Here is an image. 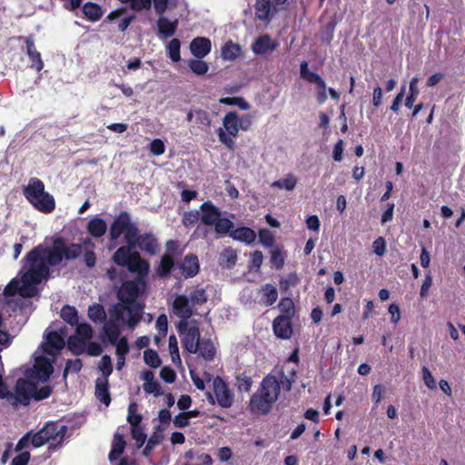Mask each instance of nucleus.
<instances>
[{
    "mask_svg": "<svg viewBox=\"0 0 465 465\" xmlns=\"http://www.w3.org/2000/svg\"><path fill=\"white\" fill-rule=\"evenodd\" d=\"M81 254V245H67L62 236H54L51 246H35L22 260V284L19 285L18 293L24 298L34 297L37 292L36 286L51 277L52 267L59 266L63 261L75 260Z\"/></svg>",
    "mask_w": 465,
    "mask_h": 465,
    "instance_id": "1",
    "label": "nucleus"
},
{
    "mask_svg": "<svg viewBox=\"0 0 465 465\" xmlns=\"http://www.w3.org/2000/svg\"><path fill=\"white\" fill-rule=\"evenodd\" d=\"M146 276L137 274L134 280L123 282L119 287L116 297L118 302L110 309L127 315L128 327L134 329L142 320L144 303L138 301L146 289Z\"/></svg>",
    "mask_w": 465,
    "mask_h": 465,
    "instance_id": "2",
    "label": "nucleus"
},
{
    "mask_svg": "<svg viewBox=\"0 0 465 465\" xmlns=\"http://www.w3.org/2000/svg\"><path fill=\"white\" fill-rule=\"evenodd\" d=\"M281 389L284 391H289L292 389V381L283 371L279 373V377L273 374L266 375L262 379L259 390L251 397V411L262 415L268 414L273 403L277 401Z\"/></svg>",
    "mask_w": 465,
    "mask_h": 465,
    "instance_id": "3",
    "label": "nucleus"
},
{
    "mask_svg": "<svg viewBox=\"0 0 465 465\" xmlns=\"http://www.w3.org/2000/svg\"><path fill=\"white\" fill-rule=\"evenodd\" d=\"M23 194L35 210L43 213H50L55 209L54 196L45 192V183L39 178H30L23 188Z\"/></svg>",
    "mask_w": 465,
    "mask_h": 465,
    "instance_id": "4",
    "label": "nucleus"
},
{
    "mask_svg": "<svg viewBox=\"0 0 465 465\" xmlns=\"http://www.w3.org/2000/svg\"><path fill=\"white\" fill-rule=\"evenodd\" d=\"M135 249L131 244L119 247L113 255L114 262L125 267L130 272L146 276L149 272V262L143 259L140 252L133 251Z\"/></svg>",
    "mask_w": 465,
    "mask_h": 465,
    "instance_id": "5",
    "label": "nucleus"
},
{
    "mask_svg": "<svg viewBox=\"0 0 465 465\" xmlns=\"http://www.w3.org/2000/svg\"><path fill=\"white\" fill-rule=\"evenodd\" d=\"M223 128L217 130L218 139L228 150L235 148L234 138L241 129L240 117L237 112H228L223 118Z\"/></svg>",
    "mask_w": 465,
    "mask_h": 465,
    "instance_id": "6",
    "label": "nucleus"
},
{
    "mask_svg": "<svg viewBox=\"0 0 465 465\" xmlns=\"http://www.w3.org/2000/svg\"><path fill=\"white\" fill-rule=\"evenodd\" d=\"M138 232V227L132 223L131 215L126 211H122L113 221L110 226L109 234L111 241H116L123 233L124 242H131V239Z\"/></svg>",
    "mask_w": 465,
    "mask_h": 465,
    "instance_id": "7",
    "label": "nucleus"
},
{
    "mask_svg": "<svg viewBox=\"0 0 465 465\" xmlns=\"http://www.w3.org/2000/svg\"><path fill=\"white\" fill-rule=\"evenodd\" d=\"M67 432V426L61 425L57 422H47L40 430L32 435V445L39 448L50 440H56L60 444L64 441Z\"/></svg>",
    "mask_w": 465,
    "mask_h": 465,
    "instance_id": "8",
    "label": "nucleus"
},
{
    "mask_svg": "<svg viewBox=\"0 0 465 465\" xmlns=\"http://www.w3.org/2000/svg\"><path fill=\"white\" fill-rule=\"evenodd\" d=\"M300 76L304 81L316 84V101L319 104H323L327 100L326 83L317 73L309 70L307 61H302L300 64Z\"/></svg>",
    "mask_w": 465,
    "mask_h": 465,
    "instance_id": "9",
    "label": "nucleus"
},
{
    "mask_svg": "<svg viewBox=\"0 0 465 465\" xmlns=\"http://www.w3.org/2000/svg\"><path fill=\"white\" fill-rule=\"evenodd\" d=\"M189 298L184 294H178L172 303V310L180 321L176 325L177 330L186 328L189 319L194 314L193 306L190 304Z\"/></svg>",
    "mask_w": 465,
    "mask_h": 465,
    "instance_id": "10",
    "label": "nucleus"
},
{
    "mask_svg": "<svg viewBox=\"0 0 465 465\" xmlns=\"http://www.w3.org/2000/svg\"><path fill=\"white\" fill-rule=\"evenodd\" d=\"M36 390V384L24 378H19L15 386L11 405L17 407L19 405L27 406L33 398V393Z\"/></svg>",
    "mask_w": 465,
    "mask_h": 465,
    "instance_id": "11",
    "label": "nucleus"
},
{
    "mask_svg": "<svg viewBox=\"0 0 465 465\" xmlns=\"http://www.w3.org/2000/svg\"><path fill=\"white\" fill-rule=\"evenodd\" d=\"M109 321L104 325V331L112 344L120 340L121 327L128 326L127 315L109 309Z\"/></svg>",
    "mask_w": 465,
    "mask_h": 465,
    "instance_id": "12",
    "label": "nucleus"
},
{
    "mask_svg": "<svg viewBox=\"0 0 465 465\" xmlns=\"http://www.w3.org/2000/svg\"><path fill=\"white\" fill-rule=\"evenodd\" d=\"M213 390L220 407L227 409L232 406L235 400L234 393L222 377L216 376L213 380Z\"/></svg>",
    "mask_w": 465,
    "mask_h": 465,
    "instance_id": "13",
    "label": "nucleus"
},
{
    "mask_svg": "<svg viewBox=\"0 0 465 465\" xmlns=\"http://www.w3.org/2000/svg\"><path fill=\"white\" fill-rule=\"evenodd\" d=\"M178 331L182 336L181 340L183 349L189 353H197L199 349L197 344L201 340V332L196 321L193 320L191 324L188 323L186 328L178 330Z\"/></svg>",
    "mask_w": 465,
    "mask_h": 465,
    "instance_id": "14",
    "label": "nucleus"
},
{
    "mask_svg": "<svg viewBox=\"0 0 465 465\" xmlns=\"http://www.w3.org/2000/svg\"><path fill=\"white\" fill-rule=\"evenodd\" d=\"M127 244L137 247L150 255H154L160 251V244L153 232L140 234L138 231Z\"/></svg>",
    "mask_w": 465,
    "mask_h": 465,
    "instance_id": "15",
    "label": "nucleus"
},
{
    "mask_svg": "<svg viewBox=\"0 0 465 465\" xmlns=\"http://www.w3.org/2000/svg\"><path fill=\"white\" fill-rule=\"evenodd\" d=\"M177 266L185 279L193 278L200 271L199 259L194 253L186 254Z\"/></svg>",
    "mask_w": 465,
    "mask_h": 465,
    "instance_id": "16",
    "label": "nucleus"
},
{
    "mask_svg": "<svg viewBox=\"0 0 465 465\" xmlns=\"http://www.w3.org/2000/svg\"><path fill=\"white\" fill-rule=\"evenodd\" d=\"M292 319H288L283 316H277L272 322V330L277 338L282 340H288L292 337Z\"/></svg>",
    "mask_w": 465,
    "mask_h": 465,
    "instance_id": "17",
    "label": "nucleus"
},
{
    "mask_svg": "<svg viewBox=\"0 0 465 465\" xmlns=\"http://www.w3.org/2000/svg\"><path fill=\"white\" fill-rule=\"evenodd\" d=\"M201 222L206 226H212L215 223L222 212L219 207L214 205L211 201L203 203L200 206Z\"/></svg>",
    "mask_w": 465,
    "mask_h": 465,
    "instance_id": "18",
    "label": "nucleus"
},
{
    "mask_svg": "<svg viewBox=\"0 0 465 465\" xmlns=\"http://www.w3.org/2000/svg\"><path fill=\"white\" fill-rule=\"evenodd\" d=\"M189 47L194 57L203 59L210 54L212 50V42L207 37L197 36L192 40Z\"/></svg>",
    "mask_w": 465,
    "mask_h": 465,
    "instance_id": "19",
    "label": "nucleus"
},
{
    "mask_svg": "<svg viewBox=\"0 0 465 465\" xmlns=\"http://www.w3.org/2000/svg\"><path fill=\"white\" fill-rule=\"evenodd\" d=\"M33 371L36 378L46 381L54 372V367L48 358L39 356L35 359Z\"/></svg>",
    "mask_w": 465,
    "mask_h": 465,
    "instance_id": "20",
    "label": "nucleus"
},
{
    "mask_svg": "<svg viewBox=\"0 0 465 465\" xmlns=\"http://www.w3.org/2000/svg\"><path fill=\"white\" fill-rule=\"evenodd\" d=\"M64 345L65 341L63 335L55 331H52L46 335V342L44 351L48 355L54 356L64 349Z\"/></svg>",
    "mask_w": 465,
    "mask_h": 465,
    "instance_id": "21",
    "label": "nucleus"
},
{
    "mask_svg": "<svg viewBox=\"0 0 465 465\" xmlns=\"http://www.w3.org/2000/svg\"><path fill=\"white\" fill-rule=\"evenodd\" d=\"M278 47V43L272 40V37L265 34L259 36L252 45V50L255 54L262 55L272 52Z\"/></svg>",
    "mask_w": 465,
    "mask_h": 465,
    "instance_id": "22",
    "label": "nucleus"
},
{
    "mask_svg": "<svg viewBox=\"0 0 465 465\" xmlns=\"http://www.w3.org/2000/svg\"><path fill=\"white\" fill-rule=\"evenodd\" d=\"M156 25L158 35L163 38H170L176 33L179 22L178 19L171 21L167 17L161 15Z\"/></svg>",
    "mask_w": 465,
    "mask_h": 465,
    "instance_id": "23",
    "label": "nucleus"
},
{
    "mask_svg": "<svg viewBox=\"0 0 465 465\" xmlns=\"http://www.w3.org/2000/svg\"><path fill=\"white\" fill-rule=\"evenodd\" d=\"M94 395L105 406H109L112 399L109 391V382L106 378L96 379Z\"/></svg>",
    "mask_w": 465,
    "mask_h": 465,
    "instance_id": "24",
    "label": "nucleus"
},
{
    "mask_svg": "<svg viewBox=\"0 0 465 465\" xmlns=\"http://www.w3.org/2000/svg\"><path fill=\"white\" fill-rule=\"evenodd\" d=\"M26 54L32 62V67L38 72L44 67V62L41 58V54L36 50L35 42L32 36L25 38Z\"/></svg>",
    "mask_w": 465,
    "mask_h": 465,
    "instance_id": "25",
    "label": "nucleus"
},
{
    "mask_svg": "<svg viewBox=\"0 0 465 465\" xmlns=\"http://www.w3.org/2000/svg\"><path fill=\"white\" fill-rule=\"evenodd\" d=\"M175 266L173 257L169 253H164L161 257L160 263L155 268L156 275L161 279H166L171 275L173 269Z\"/></svg>",
    "mask_w": 465,
    "mask_h": 465,
    "instance_id": "26",
    "label": "nucleus"
},
{
    "mask_svg": "<svg viewBox=\"0 0 465 465\" xmlns=\"http://www.w3.org/2000/svg\"><path fill=\"white\" fill-rule=\"evenodd\" d=\"M197 345L199 348L197 350V353L200 357L204 359L206 361H211L213 360L216 353V349L210 338L201 339Z\"/></svg>",
    "mask_w": 465,
    "mask_h": 465,
    "instance_id": "27",
    "label": "nucleus"
},
{
    "mask_svg": "<svg viewBox=\"0 0 465 465\" xmlns=\"http://www.w3.org/2000/svg\"><path fill=\"white\" fill-rule=\"evenodd\" d=\"M256 18L262 22H270L272 19V1L256 0L254 5Z\"/></svg>",
    "mask_w": 465,
    "mask_h": 465,
    "instance_id": "28",
    "label": "nucleus"
},
{
    "mask_svg": "<svg viewBox=\"0 0 465 465\" xmlns=\"http://www.w3.org/2000/svg\"><path fill=\"white\" fill-rule=\"evenodd\" d=\"M230 236L233 240L251 244L255 241L257 235L252 229L242 226L233 229L230 233Z\"/></svg>",
    "mask_w": 465,
    "mask_h": 465,
    "instance_id": "29",
    "label": "nucleus"
},
{
    "mask_svg": "<svg viewBox=\"0 0 465 465\" xmlns=\"http://www.w3.org/2000/svg\"><path fill=\"white\" fill-rule=\"evenodd\" d=\"M84 17L91 22L99 21L104 15V10L101 5L94 2H86L82 7Z\"/></svg>",
    "mask_w": 465,
    "mask_h": 465,
    "instance_id": "30",
    "label": "nucleus"
},
{
    "mask_svg": "<svg viewBox=\"0 0 465 465\" xmlns=\"http://www.w3.org/2000/svg\"><path fill=\"white\" fill-rule=\"evenodd\" d=\"M242 54V47L239 44L227 41L221 49V56L224 61H233Z\"/></svg>",
    "mask_w": 465,
    "mask_h": 465,
    "instance_id": "31",
    "label": "nucleus"
},
{
    "mask_svg": "<svg viewBox=\"0 0 465 465\" xmlns=\"http://www.w3.org/2000/svg\"><path fill=\"white\" fill-rule=\"evenodd\" d=\"M86 228L89 234L94 238H99L106 232L107 224L104 219L94 217L88 222Z\"/></svg>",
    "mask_w": 465,
    "mask_h": 465,
    "instance_id": "32",
    "label": "nucleus"
},
{
    "mask_svg": "<svg viewBox=\"0 0 465 465\" xmlns=\"http://www.w3.org/2000/svg\"><path fill=\"white\" fill-rule=\"evenodd\" d=\"M125 440L122 434L116 433L114 437L112 449L109 452L108 459L110 461L115 460L120 455L124 453L125 448Z\"/></svg>",
    "mask_w": 465,
    "mask_h": 465,
    "instance_id": "33",
    "label": "nucleus"
},
{
    "mask_svg": "<svg viewBox=\"0 0 465 465\" xmlns=\"http://www.w3.org/2000/svg\"><path fill=\"white\" fill-rule=\"evenodd\" d=\"M262 302L266 307H270L275 303L278 299V291L275 286L266 283L262 286Z\"/></svg>",
    "mask_w": 465,
    "mask_h": 465,
    "instance_id": "34",
    "label": "nucleus"
},
{
    "mask_svg": "<svg viewBox=\"0 0 465 465\" xmlns=\"http://www.w3.org/2000/svg\"><path fill=\"white\" fill-rule=\"evenodd\" d=\"M60 316L65 322H67L71 326H75L78 323V312L74 306H63L60 312Z\"/></svg>",
    "mask_w": 465,
    "mask_h": 465,
    "instance_id": "35",
    "label": "nucleus"
},
{
    "mask_svg": "<svg viewBox=\"0 0 465 465\" xmlns=\"http://www.w3.org/2000/svg\"><path fill=\"white\" fill-rule=\"evenodd\" d=\"M212 124L210 114L203 109H195L194 124L202 131L207 130Z\"/></svg>",
    "mask_w": 465,
    "mask_h": 465,
    "instance_id": "36",
    "label": "nucleus"
},
{
    "mask_svg": "<svg viewBox=\"0 0 465 465\" xmlns=\"http://www.w3.org/2000/svg\"><path fill=\"white\" fill-rule=\"evenodd\" d=\"M278 308L281 312V314L279 316L292 319L295 315L294 302L292 299L290 297L282 298L278 304Z\"/></svg>",
    "mask_w": 465,
    "mask_h": 465,
    "instance_id": "37",
    "label": "nucleus"
},
{
    "mask_svg": "<svg viewBox=\"0 0 465 465\" xmlns=\"http://www.w3.org/2000/svg\"><path fill=\"white\" fill-rule=\"evenodd\" d=\"M86 341L79 336L71 335L67 340V347L74 355H81L85 351Z\"/></svg>",
    "mask_w": 465,
    "mask_h": 465,
    "instance_id": "38",
    "label": "nucleus"
},
{
    "mask_svg": "<svg viewBox=\"0 0 465 465\" xmlns=\"http://www.w3.org/2000/svg\"><path fill=\"white\" fill-rule=\"evenodd\" d=\"M297 184V178L292 173H288L284 178L274 181L271 186L272 188L285 189L292 191Z\"/></svg>",
    "mask_w": 465,
    "mask_h": 465,
    "instance_id": "39",
    "label": "nucleus"
},
{
    "mask_svg": "<svg viewBox=\"0 0 465 465\" xmlns=\"http://www.w3.org/2000/svg\"><path fill=\"white\" fill-rule=\"evenodd\" d=\"M88 317L94 322H103L106 320L104 308L100 303H94L88 308Z\"/></svg>",
    "mask_w": 465,
    "mask_h": 465,
    "instance_id": "40",
    "label": "nucleus"
},
{
    "mask_svg": "<svg viewBox=\"0 0 465 465\" xmlns=\"http://www.w3.org/2000/svg\"><path fill=\"white\" fill-rule=\"evenodd\" d=\"M213 226L217 234H230L233 230L234 224L230 219L222 217L221 215L218 217Z\"/></svg>",
    "mask_w": 465,
    "mask_h": 465,
    "instance_id": "41",
    "label": "nucleus"
},
{
    "mask_svg": "<svg viewBox=\"0 0 465 465\" xmlns=\"http://www.w3.org/2000/svg\"><path fill=\"white\" fill-rule=\"evenodd\" d=\"M286 255L282 252V251L279 247H275L270 251V262L272 267L276 270H281L283 268L285 263Z\"/></svg>",
    "mask_w": 465,
    "mask_h": 465,
    "instance_id": "42",
    "label": "nucleus"
},
{
    "mask_svg": "<svg viewBox=\"0 0 465 465\" xmlns=\"http://www.w3.org/2000/svg\"><path fill=\"white\" fill-rule=\"evenodd\" d=\"M192 305H203L208 301V294L204 288H196L193 292H191L190 296L188 297Z\"/></svg>",
    "mask_w": 465,
    "mask_h": 465,
    "instance_id": "43",
    "label": "nucleus"
},
{
    "mask_svg": "<svg viewBox=\"0 0 465 465\" xmlns=\"http://www.w3.org/2000/svg\"><path fill=\"white\" fill-rule=\"evenodd\" d=\"M188 65L191 71L196 75H203L209 70V64L199 58L190 60Z\"/></svg>",
    "mask_w": 465,
    "mask_h": 465,
    "instance_id": "44",
    "label": "nucleus"
},
{
    "mask_svg": "<svg viewBox=\"0 0 465 465\" xmlns=\"http://www.w3.org/2000/svg\"><path fill=\"white\" fill-rule=\"evenodd\" d=\"M169 352L173 364H181L182 361L179 354L178 341L175 335L172 334L168 339Z\"/></svg>",
    "mask_w": 465,
    "mask_h": 465,
    "instance_id": "45",
    "label": "nucleus"
},
{
    "mask_svg": "<svg viewBox=\"0 0 465 465\" xmlns=\"http://www.w3.org/2000/svg\"><path fill=\"white\" fill-rule=\"evenodd\" d=\"M181 42L178 38L172 39L167 45V53L169 58L173 62H179L181 60L180 54Z\"/></svg>",
    "mask_w": 465,
    "mask_h": 465,
    "instance_id": "46",
    "label": "nucleus"
},
{
    "mask_svg": "<svg viewBox=\"0 0 465 465\" xmlns=\"http://www.w3.org/2000/svg\"><path fill=\"white\" fill-rule=\"evenodd\" d=\"M199 221H201V217L200 213L197 210L185 211L183 213L182 223L186 228L195 225Z\"/></svg>",
    "mask_w": 465,
    "mask_h": 465,
    "instance_id": "47",
    "label": "nucleus"
},
{
    "mask_svg": "<svg viewBox=\"0 0 465 465\" xmlns=\"http://www.w3.org/2000/svg\"><path fill=\"white\" fill-rule=\"evenodd\" d=\"M143 360H144V362L148 366H150L151 368H153V369L158 368L162 363V361H161L157 351H155L154 350H152V349H147L144 351Z\"/></svg>",
    "mask_w": 465,
    "mask_h": 465,
    "instance_id": "48",
    "label": "nucleus"
},
{
    "mask_svg": "<svg viewBox=\"0 0 465 465\" xmlns=\"http://www.w3.org/2000/svg\"><path fill=\"white\" fill-rule=\"evenodd\" d=\"M74 336H79L85 341H89L93 337V328L88 323H77Z\"/></svg>",
    "mask_w": 465,
    "mask_h": 465,
    "instance_id": "49",
    "label": "nucleus"
},
{
    "mask_svg": "<svg viewBox=\"0 0 465 465\" xmlns=\"http://www.w3.org/2000/svg\"><path fill=\"white\" fill-rule=\"evenodd\" d=\"M259 242L264 247H272L275 242V237L273 233L267 228L259 230Z\"/></svg>",
    "mask_w": 465,
    "mask_h": 465,
    "instance_id": "50",
    "label": "nucleus"
},
{
    "mask_svg": "<svg viewBox=\"0 0 465 465\" xmlns=\"http://www.w3.org/2000/svg\"><path fill=\"white\" fill-rule=\"evenodd\" d=\"M219 102L226 105L239 106L242 110H248L250 108V104L242 97H223Z\"/></svg>",
    "mask_w": 465,
    "mask_h": 465,
    "instance_id": "51",
    "label": "nucleus"
},
{
    "mask_svg": "<svg viewBox=\"0 0 465 465\" xmlns=\"http://www.w3.org/2000/svg\"><path fill=\"white\" fill-rule=\"evenodd\" d=\"M82 367L83 363L80 359L68 360L63 371V377L65 379L69 372L78 373Z\"/></svg>",
    "mask_w": 465,
    "mask_h": 465,
    "instance_id": "52",
    "label": "nucleus"
},
{
    "mask_svg": "<svg viewBox=\"0 0 465 465\" xmlns=\"http://www.w3.org/2000/svg\"><path fill=\"white\" fill-rule=\"evenodd\" d=\"M127 420L131 425V428L141 426L142 416L136 413V404L131 403L128 407V417Z\"/></svg>",
    "mask_w": 465,
    "mask_h": 465,
    "instance_id": "53",
    "label": "nucleus"
},
{
    "mask_svg": "<svg viewBox=\"0 0 465 465\" xmlns=\"http://www.w3.org/2000/svg\"><path fill=\"white\" fill-rule=\"evenodd\" d=\"M237 379V387L239 391L249 392L251 391L252 385V380L250 376L242 373L236 377Z\"/></svg>",
    "mask_w": 465,
    "mask_h": 465,
    "instance_id": "54",
    "label": "nucleus"
},
{
    "mask_svg": "<svg viewBox=\"0 0 465 465\" xmlns=\"http://www.w3.org/2000/svg\"><path fill=\"white\" fill-rule=\"evenodd\" d=\"M114 345L116 346L115 353L120 360H124V357L129 352V344L126 337H121L119 341Z\"/></svg>",
    "mask_w": 465,
    "mask_h": 465,
    "instance_id": "55",
    "label": "nucleus"
},
{
    "mask_svg": "<svg viewBox=\"0 0 465 465\" xmlns=\"http://www.w3.org/2000/svg\"><path fill=\"white\" fill-rule=\"evenodd\" d=\"M131 435L132 438L136 440L139 448L142 447L146 440V434L142 425L131 428Z\"/></svg>",
    "mask_w": 465,
    "mask_h": 465,
    "instance_id": "56",
    "label": "nucleus"
},
{
    "mask_svg": "<svg viewBox=\"0 0 465 465\" xmlns=\"http://www.w3.org/2000/svg\"><path fill=\"white\" fill-rule=\"evenodd\" d=\"M300 279L296 273H290L287 278H282L280 281V287L282 291H287L291 286H295L299 283Z\"/></svg>",
    "mask_w": 465,
    "mask_h": 465,
    "instance_id": "57",
    "label": "nucleus"
},
{
    "mask_svg": "<svg viewBox=\"0 0 465 465\" xmlns=\"http://www.w3.org/2000/svg\"><path fill=\"white\" fill-rule=\"evenodd\" d=\"M99 369L103 372L104 378L107 379L109 375L113 372L112 361L110 356L104 355L101 359Z\"/></svg>",
    "mask_w": 465,
    "mask_h": 465,
    "instance_id": "58",
    "label": "nucleus"
},
{
    "mask_svg": "<svg viewBox=\"0 0 465 465\" xmlns=\"http://www.w3.org/2000/svg\"><path fill=\"white\" fill-rule=\"evenodd\" d=\"M422 373V380L424 384L430 389V390H435L436 389V381L430 372V371L423 366L421 369Z\"/></svg>",
    "mask_w": 465,
    "mask_h": 465,
    "instance_id": "59",
    "label": "nucleus"
},
{
    "mask_svg": "<svg viewBox=\"0 0 465 465\" xmlns=\"http://www.w3.org/2000/svg\"><path fill=\"white\" fill-rule=\"evenodd\" d=\"M263 262V254L261 251L256 250L251 255V270L258 271L260 270Z\"/></svg>",
    "mask_w": 465,
    "mask_h": 465,
    "instance_id": "60",
    "label": "nucleus"
},
{
    "mask_svg": "<svg viewBox=\"0 0 465 465\" xmlns=\"http://www.w3.org/2000/svg\"><path fill=\"white\" fill-rule=\"evenodd\" d=\"M160 377L165 382L173 383L175 381L176 373L172 368H170L168 366H164L162 368V370L160 371Z\"/></svg>",
    "mask_w": 465,
    "mask_h": 465,
    "instance_id": "61",
    "label": "nucleus"
},
{
    "mask_svg": "<svg viewBox=\"0 0 465 465\" xmlns=\"http://www.w3.org/2000/svg\"><path fill=\"white\" fill-rule=\"evenodd\" d=\"M165 151V145L161 139H153L150 143V152L154 155H162Z\"/></svg>",
    "mask_w": 465,
    "mask_h": 465,
    "instance_id": "62",
    "label": "nucleus"
},
{
    "mask_svg": "<svg viewBox=\"0 0 465 465\" xmlns=\"http://www.w3.org/2000/svg\"><path fill=\"white\" fill-rule=\"evenodd\" d=\"M52 393V388L49 385H45L40 389L35 390L33 393V398L35 401H42L47 399Z\"/></svg>",
    "mask_w": 465,
    "mask_h": 465,
    "instance_id": "63",
    "label": "nucleus"
},
{
    "mask_svg": "<svg viewBox=\"0 0 465 465\" xmlns=\"http://www.w3.org/2000/svg\"><path fill=\"white\" fill-rule=\"evenodd\" d=\"M30 460V453L24 451L15 456L11 462V465H27Z\"/></svg>",
    "mask_w": 465,
    "mask_h": 465,
    "instance_id": "64",
    "label": "nucleus"
}]
</instances>
